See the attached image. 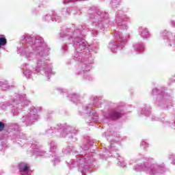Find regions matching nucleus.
I'll return each mask as SVG.
<instances>
[{"mask_svg":"<svg viewBox=\"0 0 175 175\" xmlns=\"http://www.w3.org/2000/svg\"><path fill=\"white\" fill-rule=\"evenodd\" d=\"M121 117H122V114L121 113L113 111L107 118H110L111 120H118V118H121Z\"/></svg>","mask_w":175,"mask_h":175,"instance_id":"obj_1","label":"nucleus"},{"mask_svg":"<svg viewBox=\"0 0 175 175\" xmlns=\"http://www.w3.org/2000/svg\"><path fill=\"white\" fill-rule=\"evenodd\" d=\"M5 129V124L2 122H0V131H3Z\"/></svg>","mask_w":175,"mask_h":175,"instance_id":"obj_2","label":"nucleus"},{"mask_svg":"<svg viewBox=\"0 0 175 175\" xmlns=\"http://www.w3.org/2000/svg\"><path fill=\"white\" fill-rule=\"evenodd\" d=\"M28 169H29V167H28L27 165H25L23 170L22 172H27V170H28Z\"/></svg>","mask_w":175,"mask_h":175,"instance_id":"obj_3","label":"nucleus"}]
</instances>
